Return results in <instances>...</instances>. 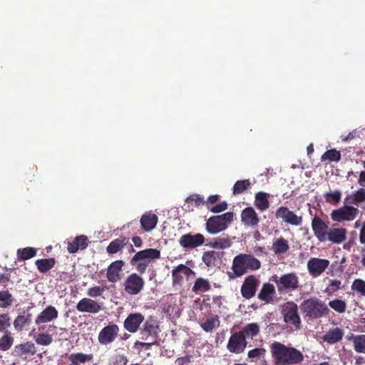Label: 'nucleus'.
<instances>
[{"mask_svg":"<svg viewBox=\"0 0 365 365\" xmlns=\"http://www.w3.org/2000/svg\"><path fill=\"white\" fill-rule=\"evenodd\" d=\"M92 354H86L83 353L71 354L68 356L69 361L71 362L69 365H79L80 363H86L93 359Z\"/></svg>","mask_w":365,"mask_h":365,"instance_id":"c9c22d12","label":"nucleus"},{"mask_svg":"<svg viewBox=\"0 0 365 365\" xmlns=\"http://www.w3.org/2000/svg\"><path fill=\"white\" fill-rule=\"evenodd\" d=\"M247 344V342L242 334L237 331L230 336L227 344V349L231 353L239 354L244 352Z\"/></svg>","mask_w":365,"mask_h":365,"instance_id":"9b49d317","label":"nucleus"},{"mask_svg":"<svg viewBox=\"0 0 365 365\" xmlns=\"http://www.w3.org/2000/svg\"><path fill=\"white\" fill-rule=\"evenodd\" d=\"M259 280L255 275L247 276L241 286L242 296L247 299L252 298L257 290Z\"/></svg>","mask_w":365,"mask_h":365,"instance_id":"ddd939ff","label":"nucleus"},{"mask_svg":"<svg viewBox=\"0 0 365 365\" xmlns=\"http://www.w3.org/2000/svg\"><path fill=\"white\" fill-rule=\"evenodd\" d=\"M344 332L341 329L336 327L330 329L322 337L323 340L329 344H334L341 341L343 338Z\"/></svg>","mask_w":365,"mask_h":365,"instance_id":"c756f323","label":"nucleus"},{"mask_svg":"<svg viewBox=\"0 0 365 365\" xmlns=\"http://www.w3.org/2000/svg\"><path fill=\"white\" fill-rule=\"evenodd\" d=\"M357 133H358L357 130H354L350 132L346 136L341 137L342 140L344 142L350 141V140H353L354 138H355V137L357 135Z\"/></svg>","mask_w":365,"mask_h":365,"instance_id":"69168bd1","label":"nucleus"},{"mask_svg":"<svg viewBox=\"0 0 365 365\" xmlns=\"http://www.w3.org/2000/svg\"><path fill=\"white\" fill-rule=\"evenodd\" d=\"M31 317V314H28L27 315H18L14 321V326L15 329L19 331H22L24 327L30 323Z\"/></svg>","mask_w":365,"mask_h":365,"instance_id":"ea45409f","label":"nucleus"},{"mask_svg":"<svg viewBox=\"0 0 365 365\" xmlns=\"http://www.w3.org/2000/svg\"><path fill=\"white\" fill-rule=\"evenodd\" d=\"M11 326V317L9 314L4 313L0 314V332H8V329Z\"/></svg>","mask_w":365,"mask_h":365,"instance_id":"3c124183","label":"nucleus"},{"mask_svg":"<svg viewBox=\"0 0 365 365\" xmlns=\"http://www.w3.org/2000/svg\"><path fill=\"white\" fill-rule=\"evenodd\" d=\"M58 316V312L53 306H48L36 318V324L50 322L56 319Z\"/></svg>","mask_w":365,"mask_h":365,"instance_id":"b1692460","label":"nucleus"},{"mask_svg":"<svg viewBox=\"0 0 365 365\" xmlns=\"http://www.w3.org/2000/svg\"><path fill=\"white\" fill-rule=\"evenodd\" d=\"M178 365H185L188 364L191 362V356H184L181 357H178L175 361Z\"/></svg>","mask_w":365,"mask_h":365,"instance_id":"680f3d73","label":"nucleus"},{"mask_svg":"<svg viewBox=\"0 0 365 365\" xmlns=\"http://www.w3.org/2000/svg\"><path fill=\"white\" fill-rule=\"evenodd\" d=\"M283 320L285 323L293 325L297 329L301 328V319L298 314V307L293 301L284 303L282 309Z\"/></svg>","mask_w":365,"mask_h":365,"instance_id":"423d86ee","label":"nucleus"},{"mask_svg":"<svg viewBox=\"0 0 365 365\" xmlns=\"http://www.w3.org/2000/svg\"><path fill=\"white\" fill-rule=\"evenodd\" d=\"M234 214L227 212L220 215H214L208 218L205 229L211 235H215L225 230L233 221Z\"/></svg>","mask_w":365,"mask_h":365,"instance_id":"20e7f679","label":"nucleus"},{"mask_svg":"<svg viewBox=\"0 0 365 365\" xmlns=\"http://www.w3.org/2000/svg\"><path fill=\"white\" fill-rule=\"evenodd\" d=\"M124 264L123 260H116L108 266L106 277L109 282L114 283L120 280V272L122 271Z\"/></svg>","mask_w":365,"mask_h":365,"instance_id":"393cba45","label":"nucleus"},{"mask_svg":"<svg viewBox=\"0 0 365 365\" xmlns=\"http://www.w3.org/2000/svg\"><path fill=\"white\" fill-rule=\"evenodd\" d=\"M186 202L190 204H195L196 207H199L202 205L205 204V201L204 200V197L200 195L194 194L192 195H190L187 197L185 200Z\"/></svg>","mask_w":365,"mask_h":365,"instance_id":"4d7b16f0","label":"nucleus"},{"mask_svg":"<svg viewBox=\"0 0 365 365\" xmlns=\"http://www.w3.org/2000/svg\"><path fill=\"white\" fill-rule=\"evenodd\" d=\"M157 344V340L150 339L147 340L146 342L137 341L135 344H139L145 349H149L154 344Z\"/></svg>","mask_w":365,"mask_h":365,"instance_id":"052dcab7","label":"nucleus"},{"mask_svg":"<svg viewBox=\"0 0 365 365\" xmlns=\"http://www.w3.org/2000/svg\"><path fill=\"white\" fill-rule=\"evenodd\" d=\"M353 344L356 352L365 354V334L353 336Z\"/></svg>","mask_w":365,"mask_h":365,"instance_id":"79ce46f5","label":"nucleus"},{"mask_svg":"<svg viewBox=\"0 0 365 365\" xmlns=\"http://www.w3.org/2000/svg\"><path fill=\"white\" fill-rule=\"evenodd\" d=\"M358 183L361 187H365V171L360 173Z\"/></svg>","mask_w":365,"mask_h":365,"instance_id":"338daca9","label":"nucleus"},{"mask_svg":"<svg viewBox=\"0 0 365 365\" xmlns=\"http://www.w3.org/2000/svg\"><path fill=\"white\" fill-rule=\"evenodd\" d=\"M272 249L276 255L284 254L289 249L288 241L280 237L273 242Z\"/></svg>","mask_w":365,"mask_h":365,"instance_id":"f704fd0d","label":"nucleus"},{"mask_svg":"<svg viewBox=\"0 0 365 365\" xmlns=\"http://www.w3.org/2000/svg\"><path fill=\"white\" fill-rule=\"evenodd\" d=\"M329 261L326 259L312 257L307 262L309 273L314 277L320 276L329 267Z\"/></svg>","mask_w":365,"mask_h":365,"instance_id":"4468645a","label":"nucleus"},{"mask_svg":"<svg viewBox=\"0 0 365 365\" xmlns=\"http://www.w3.org/2000/svg\"><path fill=\"white\" fill-rule=\"evenodd\" d=\"M76 309L80 312L96 314L101 310V305L91 298H83L76 304Z\"/></svg>","mask_w":365,"mask_h":365,"instance_id":"6ab92c4d","label":"nucleus"},{"mask_svg":"<svg viewBox=\"0 0 365 365\" xmlns=\"http://www.w3.org/2000/svg\"><path fill=\"white\" fill-rule=\"evenodd\" d=\"M220 320L218 316H215L200 324L202 329L207 331H212L215 327H219Z\"/></svg>","mask_w":365,"mask_h":365,"instance_id":"c03bdc74","label":"nucleus"},{"mask_svg":"<svg viewBox=\"0 0 365 365\" xmlns=\"http://www.w3.org/2000/svg\"><path fill=\"white\" fill-rule=\"evenodd\" d=\"M274 281L280 293L294 291L300 287L299 277L295 272L284 274L279 277H275Z\"/></svg>","mask_w":365,"mask_h":365,"instance_id":"39448f33","label":"nucleus"},{"mask_svg":"<svg viewBox=\"0 0 365 365\" xmlns=\"http://www.w3.org/2000/svg\"><path fill=\"white\" fill-rule=\"evenodd\" d=\"M158 327L153 321H146L140 331V338L147 341L150 339L157 340L158 336Z\"/></svg>","mask_w":365,"mask_h":365,"instance_id":"5701e85b","label":"nucleus"},{"mask_svg":"<svg viewBox=\"0 0 365 365\" xmlns=\"http://www.w3.org/2000/svg\"><path fill=\"white\" fill-rule=\"evenodd\" d=\"M219 200V195H210L208 197L207 201L205 202V203L207 205L208 204H214L215 202H217V200Z\"/></svg>","mask_w":365,"mask_h":365,"instance_id":"774afa93","label":"nucleus"},{"mask_svg":"<svg viewBox=\"0 0 365 365\" xmlns=\"http://www.w3.org/2000/svg\"><path fill=\"white\" fill-rule=\"evenodd\" d=\"M223 255V252L206 251L203 253L202 259L207 267H215L221 264Z\"/></svg>","mask_w":365,"mask_h":365,"instance_id":"4be33fe9","label":"nucleus"},{"mask_svg":"<svg viewBox=\"0 0 365 365\" xmlns=\"http://www.w3.org/2000/svg\"><path fill=\"white\" fill-rule=\"evenodd\" d=\"M36 249L27 247L17 250L16 255L19 260H28L36 255Z\"/></svg>","mask_w":365,"mask_h":365,"instance_id":"58836bf2","label":"nucleus"},{"mask_svg":"<svg viewBox=\"0 0 365 365\" xmlns=\"http://www.w3.org/2000/svg\"><path fill=\"white\" fill-rule=\"evenodd\" d=\"M144 319V316L140 313L130 314L125 319L123 327L129 332L135 333L138 331Z\"/></svg>","mask_w":365,"mask_h":365,"instance_id":"412c9836","label":"nucleus"},{"mask_svg":"<svg viewBox=\"0 0 365 365\" xmlns=\"http://www.w3.org/2000/svg\"><path fill=\"white\" fill-rule=\"evenodd\" d=\"M13 297L8 290L0 291V307L7 308L13 304Z\"/></svg>","mask_w":365,"mask_h":365,"instance_id":"a18cd8bd","label":"nucleus"},{"mask_svg":"<svg viewBox=\"0 0 365 365\" xmlns=\"http://www.w3.org/2000/svg\"><path fill=\"white\" fill-rule=\"evenodd\" d=\"M195 272L187 266L180 264L172 270L173 285H181L183 282V276L189 278Z\"/></svg>","mask_w":365,"mask_h":365,"instance_id":"a211bd4d","label":"nucleus"},{"mask_svg":"<svg viewBox=\"0 0 365 365\" xmlns=\"http://www.w3.org/2000/svg\"><path fill=\"white\" fill-rule=\"evenodd\" d=\"M129 243V239L126 237H120L112 240L106 247V252L113 255L121 250Z\"/></svg>","mask_w":365,"mask_h":365,"instance_id":"c85d7f7f","label":"nucleus"},{"mask_svg":"<svg viewBox=\"0 0 365 365\" xmlns=\"http://www.w3.org/2000/svg\"><path fill=\"white\" fill-rule=\"evenodd\" d=\"M119 327L115 324H110L103 327L98 334V341L102 345H108L113 343L119 333Z\"/></svg>","mask_w":365,"mask_h":365,"instance_id":"f8f14e48","label":"nucleus"},{"mask_svg":"<svg viewBox=\"0 0 365 365\" xmlns=\"http://www.w3.org/2000/svg\"><path fill=\"white\" fill-rule=\"evenodd\" d=\"M359 240L360 244H365V220L362 222L361 227L359 230Z\"/></svg>","mask_w":365,"mask_h":365,"instance_id":"e2e57ef3","label":"nucleus"},{"mask_svg":"<svg viewBox=\"0 0 365 365\" xmlns=\"http://www.w3.org/2000/svg\"><path fill=\"white\" fill-rule=\"evenodd\" d=\"M348 199L350 200L349 202L354 205H358L359 203L363 202L365 201V189L360 188L358 190L353 192L352 195L349 196Z\"/></svg>","mask_w":365,"mask_h":365,"instance_id":"49530a36","label":"nucleus"},{"mask_svg":"<svg viewBox=\"0 0 365 365\" xmlns=\"http://www.w3.org/2000/svg\"><path fill=\"white\" fill-rule=\"evenodd\" d=\"M347 231L344 227H329L322 242H329L332 244H341L346 238Z\"/></svg>","mask_w":365,"mask_h":365,"instance_id":"f3484780","label":"nucleus"},{"mask_svg":"<svg viewBox=\"0 0 365 365\" xmlns=\"http://www.w3.org/2000/svg\"><path fill=\"white\" fill-rule=\"evenodd\" d=\"M322 160H329L333 162H339L341 160V153L335 149L326 151L322 156Z\"/></svg>","mask_w":365,"mask_h":365,"instance_id":"09e8293b","label":"nucleus"},{"mask_svg":"<svg viewBox=\"0 0 365 365\" xmlns=\"http://www.w3.org/2000/svg\"><path fill=\"white\" fill-rule=\"evenodd\" d=\"M341 282L339 279L331 280L330 283L327 287L324 292L328 295H331L332 294H334L335 292H336L337 290H339L341 288Z\"/></svg>","mask_w":365,"mask_h":365,"instance_id":"6e6d98bb","label":"nucleus"},{"mask_svg":"<svg viewBox=\"0 0 365 365\" xmlns=\"http://www.w3.org/2000/svg\"><path fill=\"white\" fill-rule=\"evenodd\" d=\"M241 220L245 226L252 228L256 227L259 222V218L252 207H247L242 211Z\"/></svg>","mask_w":365,"mask_h":365,"instance_id":"aec40b11","label":"nucleus"},{"mask_svg":"<svg viewBox=\"0 0 365 365\" xmlns=\"http://www.w3.org/2000/svg\"><path fill=\"white\" fill-rule=\"evenodd\" d=\"M275 217L278 219H282L285 223L292 226H299L302 224L303 221L302 216L296 215L285 206H281L277 208Z\"/></svg>","mask_w":365,"mask_h":365,"instance_id":"1a4fd4ad","label":"nucleus"},{"mask_svg":"<svg viewBox=\"0 0 365 365\" xmlns=\"http://www.w3.org/2000/svg\"><path fill=\"white\" fill-rule=\"evenodd\" d=\"M259 326L257 323L247 324L239 331L240 334H242L245 339H252L257 336L259 333Z\"/></svg>","mask_w":365,"mask_h":365,"instance_id":"473e14b6","label":"nucleus"},{"mask_svg":"<svg viewBox=\"0 0 365 365\" xmlns=\"http://www.w3.org/2000/svg\"><path fill=\"white\" fill-rule=\"evenodd\" d=\"M207 209L213 213H219L225 211L227 208V203L225 201L221 202L220 204L212 207L207 206Z\"/></svg>","mask_w":365,"mask_h":365,"instance_id":"bf43d9fd","label":"nucleus"},{"mask_svg":"<svg viewBox=\"0 0 365 365\" xmlns=\"http://www.w3.org/2000/svg\"><path fill=\"white\" fill-rule=\"evenodd\" d=\"M269 195L264 192H258L255 195V206L260 211H264L269 207Z\"/></svg>","mask_w":365,"mask_h":365,"instance_id":"72a5a7b5","label":"nucleus"},{"mask_svg":"<svg viewBox=\"0 0 365 365\" xmlns=\"http://www.w3.org/2000/svg\"><path fill=\"white\" fill-rule=\"evenodd\" d=\"M251 185L250 180H237L232 187V192L235 195L242 193Z\"/></svg>","mask_w":365,"mask_h":365,"instance_id":"37998d69","label":"nucleus"},{"mask_svg":"<svg viewBox=\"0 0 365 365\" xmlns=\"http://www.w3.org/2000/svg\"><path fill=\"white\" fill-rule=\"evenodd\" d=\"M359 210L353 206L344 205L339 209L334 210L331 213L333 221L341 222L343 221H351L354 220Z\"/></svg>","mask_w":365,"mask_h":365,"instance_id":"6e6552de","label":"nucleus"},{"mask_svg":"<svg viewBox=\"0 0 365 365\" xmlns=\"http://www.w3.org/2000/svg\"><path fill=\"white\" fill-rule=\"evenodd\" d=\"M210 289L211 285L210 282L206 279L199 277L195 280L192 290L193 292L198 293L207 292Z\"/></svg>","mask_w":365,"mask_h":365,"instance_id":"e433bc0d","label":"nucleus"},{"mask_svg":"<svg viewBox=\"0 0 365 365\" xmlns=\"http://www.w3.org/2000/svg\"><path fill=\"white\" fill-rule=\"evenodd\" d=\"M140 222L142 229L145 232H149L155 227L158 217L155 214L147 212L143 215Z\"/></svg>","mask_w":365,"mask_h":365,"instance_id":"bb28decb","label":"nucleus"},{"mask_svg":"<svg viewBox=\"0 0 365 365\" xmlns=\"http://www.w3.org/2000/svg\"><path fill=\"white\" fill-rule=\"evenodd\" d=\"M135 266L136 270L140 274L145 273V270L147 269V267H148V265L145 262H137V264Z\"/></svg>","mask_w":365,"mask_h":365,"instance_id":"0e129e2a","label":"nucleus"},{"mask_svg":"<svg viewBox=\"0 0 365 365\" xmlns=\"http://www.w3.org/2000/svg\"><path fill=\"white\" fill-rule=\"evenodd\" d=\"M105 287L94 286L89 288L87 291V294L90 297L96 298L102 295L105 291Z\"/></svg>","mask_w":365,"mask_h":365,"instance_id":"13d9d810","label":"nucleus"},{"mask_svg":"<svg viewBox=\"0 0 365 365\" xmlns=\"http://www.w3.org/2000/svg\"><path fill=\"white\" fill-rule=\"evenodd\" d=\"M205 237L200 233L192 235L185 234L179 240L180 245L185 249H192L203 245Z\"/></svg>","mask_w":365,"mask_h":365,"instance_id":"2eb2a0df","label":"nucleus"},{"mask_svg":"<svg viewBox=\"0 0 365 365\" xmlns=\"http://www.w3.org/2000/svg\"><path fill=\"white\" fill-rule=\"evenodd\" d=\"M311 225L314 236L319 242H322L330 227L329 222H325L319 216H314L312 220Z\"/></svg>","mask_w":365,"mask_h":365,"instance_id":"dca6fc26","label":"nucleus"},{"mask_svg":"<svg viewBox=\"0 0 365 365\" xmlns=\"http://www.w3.org/2000/svg\"><path fill=\"white\" fill-rule=\"evenodd\" d=\"M351 289L361 295H365V282L361 279H356L351 284Z\"/></svg>","mask_w":365,"mask_h":365,"instance_id":"5fc2aeb1","label":"nucleus"},{"mask_svg":"<svg viewBox=\"0 0 365 365\" xmlns=\"http://www.w3.org/2000/svg\"><path fill=\"white\" fill-rule=\"evenodd\" d=\"M160 257V252L157 249L148 248L136 252L130 260V264L135 266L137 262H145L147 265L151 260Z\"/></svg>","mask_w":365,"mask_h":365,"instance_id":"9d476101","label":"nucleus"},{"mask_svg":"<svg viewBox=\"0 0 365 365\" xmlns=\"http://www.w3.org/2000/svg\"><path fill=\"white\" fill-rule=\"evenodd\" d=\"M209 246L214 249L224 250L231 247L232 241L228 236L213 237L209 242Z\"/></svg>","mask_w":365,"mask_h":365,"instance_id":"7c9ffc66","label":"nucleus"},{"mask_svg":"<svg viewBox=\"0 0 365 365\" xmlns=\"http://www.w3.org/2000/svg\"><path fill=\"white\" fill-rule=\"evenodd\" d=\"M274 365H293L300 364L304 360L302 353L294 347L275 341L270 346Z\"/></svg>","mask_w":365,"mask_h":365,"instance_id":"f257e3e1","label":"nucleus"},{"mask_svg":"<svg viewBox=\"0 0 365 365\" xmlns=\"http://www.w3.org/2000/svg\"><path fill=\"white\" fill-rule=\"evenodd\" d=\"M329 306L335 312L342 314L346 309V303L345 301L339 299H334L329 301Z\"/></svg>","mask_w":365,"mask_h":365,"instance_id":"de8ad7c7","label":"nucleus"},{"mask_svg":"<svg viewBox=\"0 0 365 365\" xmlns=\"http://www.w3.org/2000/svg\"><path fill=\"white\" fill-rule=\"evenodd\" d=\"M88 245V238L83 235L77 236L72 242H68L67 245V250L69 253L73 254L78 250H83Z\"/></svg>","mask_w":365,"mask_h":365,"instance_id":"a878e982","label":"nucleus"},{"mask_svg":"<svg viewBox=\"0 0 365 365\" xmlns=\"http://www.w3.org/2000/svg\"><path fill=\"white\" fill-rule=\"evenodd\" d=\"M144 286V279L136 273L128 275L123 283L125 292L130 295L139 294Z\"/></svg>","mask_w":365,"mask_h":365,"instance_id":"0eeeda50","label":"nucleus"},{"mask_svg":"<svg viewBox=\"0 0 365 365\" xmlns=\"http://www.w3.org/2000/svg\"><path fill=\"white\" fill-rule=\"evenodd\" d=\"M341 197V193L339 190H336L332 192H327L324 195L326 201L334 205L337 204L340 201Z\"/></svg>","mask_w":365,"mask_h":365,"instance_id":"603ef678","label":"nucleus"},{"mask_svg":"<svg viewBox=\"0 0 365 365\" xmlns=\"http://www.w3.org/2000/svg\"><path fill=\"white\" fill-rule=\"evenodd\" d=\"M56 259L51 257L37 259L35 261V264L38 272L44 274L51 270L56 264Z\"/></svg>","mask_w":365,"mask_h":365,"instance_id":"2f4dec72","label":"nucleus"},{"mask_svg":"<svg viewBox=\"0 0 365 365\" xmlns=\"http://www.w3.org/2000/svg\"><path fill=\"white\" fill-rule=\"evenodd\" d=\"M261 267V262L253 255L249 254H240L232 260V270L238 276H242L249 270H257Z\"/></svg>","mask_w":365,"mask_h":365,"instance_id":"7ed1b4c3","label":"nucleus"},{"mask_svg":"<svg viewBox=\"0 0 365 365\" xmlns=\"http://www.w3.org/2000/svg\"><path fill=\"white\" fill-rule=\"evenodd\" d=\"M299 307L304 317H307L310 319H316L326 317L329 312L327 304L316 297L304 300L300 304Z\"/></svg>","mask_w":365,"mask_h":365,"instance_id":"f03ea898","label":"nucleus"},{"mask_svg":"<svg viewBox=\"0 0 365 365\" xmlns=\"http://www.w3.org/2000/svg\"><path fill=\"white\" fill-rule=\"evenodd\" d=\"M36 342L42 346H48L53 341L52 336L48 334H39L36 337Z\"/></svg>","mask_w":365,"mask_h":365,"instance_id":"864d4df0","label":"nucleus"},{"mask_svg":"<svg viewBox=\"0 0 365 365\" xmlns=\"http://www.w3.org/2000/svg\"><path fill=\"white\" fill-rule=\"evenodd\" d=\"M275 294L274 286L270 283L263 284L257 297L265 303H270L273 301L272 296Z\"/></svg>","mask_w":365,"mask_h":365,"instance_id":"cd10ccee","label":"nucleus"},{"mask_svg":"<svg viewBox=\"0 0 365 365\" xmlns=\"http://www.w3.org/2000/svg\"><path fill=\"white\" fill-rule=\"evenodd\" d=\"M266 354V349L264 348H255L250 350L247 353V356L252 361L264 358Z\"/></svg>","mask_w":365,"mask_h":365,"instance_id":"8fccbe9b","label":"nucleus"},{"mask_svg":"<svg viewBox=\"0 0 365 365\" xmlns=\"http://www.w3.org/2000/svg\"><path fill=\"white\" fill-rule=\"evenodd\" d=\"M14 338L10 332H6L0 339V350L3 351H8L14 344Z\"/></svg>","mask_w":365,"mask_h":365,"instance_id":"a19ab883","label":"nucleus"},{"mask_svg":"<svg viewBox=\"0 0 365 365\" xmlns=\"http://www.w3.org/2000/svg\"><path fill=\"white\" fill-rule=\"evenodd\" d=\"M15 350L20 354H31L34 355L36 352L35 344L31 341H27L16 346Z\"/></svg>","mask_w":365,"mask_h":365,"instance_id":"4c0bfd02","label":"nucleus"}]
</instances>
